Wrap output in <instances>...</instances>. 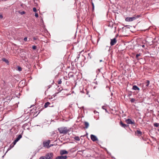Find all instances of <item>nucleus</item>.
<instances>
[{"mask_svg":"<svg viewBox=\"0 0 159 159\" xmlns=\"http://www.w3.org/2000/svg\"><path fill=\"white\" fill-rule=\"evenodd\" d=\"M58 130L60 134H66L70 130V129H68L66 127H61L58 128Z\"/></svg>","mask_w":159,"mask_h":159,"instance_id":"f257e3e1","label":"nucleus"},{"mask_svg":"<svg viewBox=\"0 0 159 159\" xmlns=\"http://www.w3.org/2000/svg\"><path fill=\"white\" fill-rule=\"evenodd\" d=\"M141 16L142 15H135L132 17H127L126 18L125 20L126 21H132Z\"/></svg>","mask_w":159,"mask_h":159,"instance_id":"f03ea898","label":"nucleus"},{"mask_svg":"<svg viewBox=\"0 0 159 159\" xmlns=\"http://www.w3.org/2000/svg\"><path fill=\"white\" fill-rule=\"evenodd\" d=\"M50 142L51 141L50 140H48L47 141H43V146L47 148H49V144Z\"/></svg>","mask_w":159,"mask_h":159,"instance_id":"7ed1b4c3","label":"nucleus"},{"mask_svg":"<svg viewBox=\"0 0 159 159\" xmlns=\"http://www.w3.org/2000/svg\"><path fill=\"white\" fill-rule=\"evenodd\" d=\"M125 122L128 124H134V125H135V123L134 120L133 119H128L125 120Z\"/></svg>","mask_w":159,"mask_h":159,"instance_id":"20e7f679","label":"nucleus"},{"mask_svg":"<svg viewBox=\"0 0 159 159\" xmlns=\"http://www.w3.org/2000/svg\"><path fill=\"white\" fill-rule=\"evenodd\" d=\"M44 109L43 107L42 108H39L38 109L37 111H36V110L35 109V111L34 112V115L38 113L37 114L35 115L34 116L36 117L38 116V115L39 113L43 109ZM33 112H32L33 113Z\"/></svg>","mask_w":159,"mask_h":159,"instance_id":"39448f33","label":"nucleus"},{"mask_svg":"<svg viewBox=\"0 0 159 159\" xmlns=\"http://www.w3.org/2000/svg\"><path fill=\"white\" fill-rule=\"evenodd\" d=\"M117 41L116 38L112 39H111L110 42V45L112 46L115 45Z\"/></svg>","mask_w":159,"mask_h":159,"instance_id":"423d86ee","label":"nucleus"},{"mask_svg":"<svg viewBox=\"0 0 159 159\" xmlns=\"http://www.w3.org/2000/svg\"><path fill=\"white\" fill-rule=\"evenodd\" d=\"M53 154L52 153H48L45 156L46 159H50L51 157H52Z\"/></svg>","mask_w":159,"mask_h":159,"instance_id":"0eeeda50","label":"nucleus"},{"mask_svg":"<svg viewBox=\"0 0 159 159\" xmlns=\"http://www.w3.org/2000/svg\"><path fill=\"white\" fill-rule=\"evenodd\" d=\"M90 138H91V140L93 141H94V142L96 141H97L98 140V139L97 138V137L96 136H95L94 135H93V134L91 135Z\"/></svg>","mask_w":159,"mask_h":159,"instance_id":"6e6552de","label":"nucleus"},{"mask_svg":"<svg viewBox=\"0 0 159 159\" xmlns=\"http://www.w3.org/2000/svg\"><path fill=\"white\" fill-rule=\"evenodd\" d=\"M120 125H121V126L125 128H127L129 126V125H127L123 123V122L121 121L120 122Z\"/></svg>","mask_w":159,"mask_h":159,"instance_id":"1a4fd4ad","label":"nucleus"},{"mask_svg":"<svg viewBox=\"0 0 159 159\" xmlns=\"http://www.w3.org/2000/svg\"><path fill=\"white\" fill-rule=\"evenodd\" d=\"M68 153L67 151L65 150H61L60 151V154L61 155H63L65 154H67Z\"/></svg>","mask_w":159,"mask_h":159,"instance_id":"9d476101","label":"nucleus"},{"mask_svg":"<svg viewBox=\"0 0 159 159\" xmlns=\"http://www.w3.org/2000/svg\"><path fill=\"white\" fill-rule=\"evenodd\" d=\"M51 103L49 102H46L45 104V105H44V108H47L48 106L50 107H52L53 106H50L49 105Z\"/></svg>","mask_w":159,"mask_h":159,"instance_id":"9b49d317","label":"nucleus"},{"mask_svg":"<svg viewBox=\"0 0 159 159\" xmlns=\"http://www.w3.org/2000/svg\"><path fill=\"white\" fill-rule=\"evenodd\" d=\"M132 89L134 90H139V88L137 86L135 85L133 86Z\"/></svg>","mask_w":159,"mask_h":159,"instance_id":"f8f14e48","label":"nucleus"},{"mask_svg":"<svg viewBox=\"0 0 159 159\" xmlns=\"http://www.w3.org/2000/svg\"><path fill=\"white\" fill-rule=\"evenodd\" d=\"M135 134H137L138 136H141L142 134V132L139 130H137L135 132Z\"/></svg>","mask_w":159,"mask_h":159,"instance_id":"ddd939ff","label":"nucleus"},{"mask_svg":"<svg viewBox=\"0 0 159 159\" xmlns=\"http://www.w3.org/2000/svg\"><path fill=\"white\" fill-rule=\"evenodd\" d=\"M84 123L85 125V128L86 129L88 128L89 125V123L87 122L86 121L84 122Z\"/></svg>","mask_w":159,"mask_h":159,"instance_id":"4468645a","label":"nucleus"},{"mask_svg":"<svg viewBox=\"0 0 159 159\" xmlns=\"http://www.w3.org/2000/svg\"><path fill=\"white\" fill-rule=\"evenodd\" d=\"M2 60L5 62L6 63H7V64L8 65L9 63V62L7 59H6L5 58H2Z\"/></svg>","mask_w":159,"mask_h":159,"instance_id":"2eb2a0df","label":"nucleus"},{"mask_svg":"<svg viewBox=\"0 0 159 159\" xmlns=\"http://www.w3.org/2000/svg\"><path fill=\"white\" fill-rule=\"evenodd\" d=\"M22 135L21 134H20L18 136L16 140L18 141L22 138Z\"/></svg>","mask_w":159,"mask_h":159,"instance_id":"dca6fc26","label":"nucleus"},{"mask_svg":"<svg viewBox=\"0 0 159 159\" xmlns=\"http://www.w3.org/2000/svg\"><path fill=\"white\" fill-rule=\"evenodd\" d=\"M13 147H14V145H13L12 144H11L10 145L9 148L7 149V151L6 153L8 151L10 150L11 148H12Z\"/></svg>","mask_w":159,"mask_h":159,"instance_id":"f3484780","label":"nucleus"},{"mask_svg":"<svg viewBox=\"0 0 159 159\" xmlns=\"http://www.w3.org/2000/svg\"><path fill=\"white\" fill-rule=\"evenodd\" d=\"M149 83H150V81L149 80H147L146 82L145 83V86L146 87H147L148 86Z\"/></svg>","mask_w":159,"mask_h":159,"instance_id":"a211bd4d","label":"nucleus"},{"mask_svg":"<svg viewBox=\"0 0 159 159\" xmlns=\"http://www.w3.org/2000/svg\"><path fill=\"white\" fill-rule=\"evenodd\" d=\"M68 77L70 78L71 77H73L74 76V75H73V73L71 72L69 73L68 74Z\"/></svg>","mask_w":159,"mask_h":159,"instance_id":"6ab92c4d","label":"nucleus"},{"mask_svg":"<svg viewBox=\"0 0 159 159\" xmlns=\"http://www.w3.org/2000/svg\"><path fill=\"white\" fill-rule=\"evenodd\" d=\"M74 138L75 140L77 141H79L80 140V138L79 136H76Z\"/></svg>","mask_w":159,"mask_h":159,"instance_id":"aec40b11","label":"nucleus"},{"mask_svg":"<svg viewBox=\"0 0 159 159\" xmlns=\"http://www.w3.org/2000/svg\"><path fill=\"white\" fill-rule=\"evenodd\" d=\"M140 56V53L137 54L136 56V58L138 60H139V56Z\"/></svg>","mask_w":159,"mask_h":159,"instance_id":"412c9836","label":"nucleus"},{"mask_svg":"<svg viewBox=\"0 0 159 159\" xmlns=\"http://www.w3.org/2000/svg\"><path fill=\"white\" fill-rule=\"evenodd\" d=\"M102 109L104 110H105V111L106 112L108 113V111H107V109H106V107L105 106H102Z\"/></svg>","mask_w":159,"mask_h":159,"instance_id":"4be33fe9","label":"nucleus"},{"mask_svg":"<svg viewBox=\"0 0 159 159\" xmlns=\"http://www.w3.org/2000/svg\"><path fill=\"white\" fill-rule=\"evenodd\" d=\"M56 159H64L62 156H59L56 157Z\"/></svg>","mask_w":159,"mask_h":159,"instance_id":"5701e85b","label":"nucleus"},{"mask_svg":"<svg viewBox=\"0 0 159 159\" xmlns=\"http://www.w3.org/2000/svg\"><path fill=\"white\" fill-rule=\"evenodd\" d=\"M88 59H91L92 58V55L91 53H89L88 54Z\"/></svg>","mask_w":159,"mask_h":159,"instance_id":"b1692460","label":"nucleus"},{"mask_svg":"<svg viewBox=\"0 0 159 159\" xmlns=\"http://www.w3.org/2000/svg\"><path fill=\"white\" fill-rule=\"evenodd\" d=\"M153 125L155 127H157L159 125V123H154L153 124Z\"/></svg>","mask_w":159,"mask_h":159,"instance_id":"393cba45","label":"nucleus"},{"mask_svg":"<svg viewBox=\"0 0 159 159\" xmlns=\"http://www.w3.org/2000/svg\"><path fill=\"white\" fill-rule=\"evenodd\" d=\"M57 82L58 84H61L62 83L61 80V79H60L59 80H58L57 81Z\"/></svg>","mask_w":159,"mask_h":159,"instance_id":"a878e982","label":"nucleus"},{"mask_svg":"<svg viewBox=\"0 0 159 159\" xmlns=\"http://www.w3.org/2000/svg\"><path fill=\"white\" fill-rule=\"evenodd\" d=\"M135 99L134 98H131V100H130V102L132 103L134 102H135Z\"/></svg>","mask_w":159,"mask_h":159,"instance_id":"bb28decb","label":"nucleus"},{"mask_svg":"<svg viewBox=\"0 0 159 159\" xmlns=\"http://www.w3.org/2000/svg\"><path fill=\"white\" fill-rule=\"evenodd\" d=\"M17 69L19 71H21L22 70L21 67L19 66H17Z\"/></svg>","mask_w":159,"mask_h":159,"instance_id":"cd10ccee","label":"nucleus"},{"mask_svg":"<svg viewBox=\"0 0 159 159\" xmlns=\"http://www.w3.org/2000/svg\"><path fill=\"white\" fill-rule=\"evenodd\" d=\"M18 141L16 140V139L13 142V143H12V145H14V146L16 143H17V142Z\"/></svg>","mask_w":159,"mask_h":159,"instance_id":"c85d7f7f","label":"nucleus"},{"mask_svg":"<svg viewBox=\"0 0 159 159\" xmlns=\"http://www.w3.org/2000/svg\"><path fill=\"white\" fill-rule=\"evenodd\" d=\"M92 11H93L94 10V5L93 2H92Z\"/></svg>","mask_w":159,"mask_h":159,"instance_id":"c756f323","label":"nucleus"},{"mask_svg":"<svg viewBox=\"0 0 159 159\" xmlns=\"http://www.w3.org/2000/svg\"><path fill=\"white\" fill-rule=\"evenodd\" d=\"M63 90V88L61 87L60 88H59L58 89V91L59 92H60L61 91H62V90Z\"/></svg>","mask_w":159,"mask_h":159,"instance_id":"7c9ffc66","label":"nucleus"},{"mask_svg":"<svg viewBox=\"0 0 159 159\" xmlns=\"http://www.w3.org/2000/svg\"><path fill=\"white\" fill-rule=\"evenodd\" d=\"M32 48H33V49L34 50H35L36 49V48H37V47L35 45H33L32 47Z\"/></svg>","mask_w":159,"mask_h":159,"instance_id":"2f4dec72","label":"nucleus"},{"mask_svg":"<svg viewBox=\"0 0 159 159\" xmlns=\"http://www.w3.org/2000/svg\"><path fill=\"white\" fill-rule=\"evenodd\" d=\"M33 11L34 12H37V9L35 7H34L33 8Z\"/></svg>","mask_w":159,"mask_h":159,"instance_id":"473e14b6","label":"nucleus"},{"mask_svg":"<svg viewBox=\"0 0 159 159\" xmlns=\"http://www.w3.org/2000/svg\"><path fill=\"white\" fill-rule=\"evenodd\" d=\"M20 13L21 15H23V14H25V12L24 11H21V12H20Z\"/></svg>","mask_w":159,"mask_h":159,"instance_id":"72a5a7b5","label":"nucleus"},{"mask_svg":"<svg viewBox=\"0 0 159 159\" xmlns=\"http://www.w3.org/2000/svg\"><path fill=\"white\" fill-rule=\"evenodd\" d=\"M39 159H46L45 157H41Z\"/></svg>","mask_w":159,"mask_h":159,"instance_id":"f704fd0d","label":"nucleus"},{"mask_svg":"<svg viewBox=\"0 0 159 159\" xmlns=\"http://www.w3.org/2000/svg\"><path fill=\"white\" fill-rule=\"evenodd\" d=\"M27 37H25L24 38V40L26 42L27 41Z\"/></svg>","mask_w":159,"mask_h":159,"instance_id":"c9c22d12","label":"nucleus"},{"mask_svg":"<svg viewBox=\"0 0 159 159\" xmlns=\"http://www.w3.org/2000/svg\"><path fill=\"white\" fill-rule=\"evenodd\" d=\"M35 16L36 17H38V14L37 13H35Z\"/></svg>","mask_w":159,"mask_h":159,"instance_id":"e433bc0d","label":"nucleus"},{"mask_svg":"<svg viewBox=\"0 0 159 159\" xmlns=\"http://www.w3.org/2000/svg\"><path fill=\"white\" fill-rule=\"evenodd\" d=\"M64 159H66L67 158V156H62Z\"/></svg>","mask_w":159,"mask_h":159,"instance_id":"4c0bfd02","label":"nucleus"},{"mask_svg":"<svg viewBox=\"0 0 159 159\" xmlns=\"http://www.w3.org/2000/svg\"><path fill=\"white\" fill-rule=\"evenodd\" d=\"M33 40H36L37 39V38L36 37H34L33 38Z\"/></svg>","mask_w":159,"mask_h":159,"instance_id":"58836bf2","label":"nucleus"},{"mask_svg":"<svg viewBox=\"0 0 159 159\" xmlns=\"http://www.w3.org/2000/svg\"><path fill=\"white\" fill-rule=\"evenodd\" d=\"M100 69H98L97 70V72L98 73H99V72H100Z\"/></svg>","mask_w":159,"mask_h":159,"instance_id":"ea45409f","label":"nucleus"},{"mask_svg":"<svg viewBox=\"0 0 159 159\" xmlns=\"http://www.w3.org/2000/svg\"><path fill=\"white\" fill-rule=\"evenodd\" d=\"M53 146V144H50V145H49V148L52 146Z\"/></svg>","mask_w":159,"mask_h":159,"instance_id":"a19ab883","label":"nucleus"},{"mask_svg":"<svg viewBox=\"0 0 159 159\" xmlns=\"http://www.w3.org/2000/svg\"><path fill=\"white\" fill-rule=\"evenodd\" d=\"M3 18V16L2 15H0V19H2Z\"/></svg>","mask_w":159,"mask_h":159,"instance_id":"79ce46f5","label":"nucleus"},{"mask_svg":"<svg viewBox=\"0 0 159 159\" xmlns=\"http://www.w3.org/2000/svg\"><path fill=\"white\" fill-rule=\"evenodd\" d=\"M85 136V135H82L80 136V137H84Z\"/></svg>","mask_w":159,"mask_h":159,"instance_id":"37998d69","label":"nucleus"},{"mask_svg":"<svg viewBox=\"0 0 159 159\" xmlns=\"http://www.w3.org/2000/svg\"><path fill=\"white\" fill-rule=\"evenodd\" d=\"M145 47L144 45H143V46H142V47Z\"/></svg>","mask_w":159,"mask_h":159,"instance_id":"c03bdc74","label":"nucleus"},{"mask_svg":"<svg viewBox=\"0 0 159 159\" xmlns=\"http://www.w3.org/2000/svg\"><path fill=\"white\" fill-rule=\"evenodd\" d=\"M102 60H100V62H102Z\"/></svg>","mask_w":159,"mask_h":159,"instance_id":"a18cd8bd","label":"nucleus"},{"mask_svg":"<svg viewBox=\"0 0 159 159\" xmlns=\"http://www.w3.org/2000/svg\"><path fill=\"white\" fill-rule=\"evenodd\" d=\"M49 88H50V87H51V85H49Z\"/></svg>","mask_w":159,"mask_h":159,"instance_id":"49530a36","label":"nucleus"},{"mask_svg":"<svg viewBox=\"0 0 159 159\" xmlns=\"http://www.w3.org/2000/svg\"><path fill=\"white\" fill-rule=\"evenodd\" d=\"M131 95V94H129V96H130V95Z\"/></svg>","mask_w":159,"mask_h":159,"instance_id":"de8ad7c7","label":"nucleus"},{"mask_svg":"<svg viewBox=\"0 0 159 159\" xmlns=\"http://www.w3.org/2000/svg\"><path fill=\"white\" fill-rule=\"evenodd\" d=\"M53 83H54V81L53 80V81H52V84H53Z\"/></svg>","mask_w":159,"mask_h":159,"instance_id":"09e8293b","label":"nucleus"},{"mask_svg":"<svg viewBox=\"0 0 159 159\" xmlns=\"http://www.w3.org/2000/svg\"><path fill=\"white\" fill-rule=\"evenodd\" d=\"M4 83H5V81H4Z\"/></svg>","mask_w":159,"mask_h":159,"instance_id":"8fccbe9b","label":"nucleus"}]
</instances>
